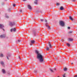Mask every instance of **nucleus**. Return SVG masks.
Segmentation results:
<instances>
[{"label":"nucleus","mask_w":77,"mask_h":77,"mask_svg":"<svg viewBox=\"0 0 77 77\" xmlns=\"http://www.w3.org/2000/svg\"><path fill=\"white\" fill-rule=\"evenodd\" d=\"M48 23L46 22V23H45V26L46 27H48L49 29H50V27L49 26H48Z\"/></svg>","instance_id":"obj_10"},{"label":"nucleus","mask_w":77,"mask_h":77,"mask_svg":"<svg viewBox=\"0 0 77 77\" xmlns=\"http://www.w3.org/2000/svg\"><path fill=\"white\" fill-rule=\"evenodd\" d=\"M6 35L5 34H3L0 35V38H5V37H6Z\"/></svg>","instance_id":"obj_6"},{"label":"nucleus","mask_w":77,"mask_h":77,"mask_svg":"<svg viewBox=\"0 0 77 77\" xmlns=\"http://www.w3.org/2000/svg\"><path fill=\"white\" fill-rule=\"evenodd\" d=\"M20 13H21L22 12V10H20Z\"/></svg>","instance_id":"obj_36"},{"label":"nucleus","mask_w":77,"mask_h":77,"mask_svg":"<svg viewBox=\"0 0 77 77\" xmlns=\"http://www.w3.org/2000/svg\"><path fill=\"white\" fill-rule=\"evenodd\" d=\"M50 71H51V72H54V71H53V70H52V69H50Z\"/></svg>","instance_id":"obj_23"},{"label":"nucleus","mask_w":77,"mask_h":77,"mask_svg":"<svg viewBox=\"0 0 77 77\" xmlns=\"http://www.w3.org/2000/svg\"><path fill=\"white\" fill-rule=\"evenodd\" d=\"M72 33V31H69L68 32V34L69 35V34L70 33Z\"/></svg>","instance_id":"obj_24"},{"label":"nucleus","mask_w":77,"mask_h":77,"mask_svg":"<svg viewBox=\"0 0 77 77\" xmlns=\"http://www.w3.org/2000/svg\"><path fill=\"white\" fill-rule=\"evenodd\" d=\"M30 45L32 46V45H32V44H30Z\"/></svg>","instance_id":"obj_44"},{"label":"nucleus","mask_w":77,"mask_h":77,"mask_svg":"<svg viewBox=\"0 0 77 77\" xmlns=\"http://www.w3.org/2000/svg\"><path fill=\"white\" fill-rule=\"evenodd\" d=\"M59 24L60 26H62V27H63V26H65V23H64V22L62 21H60Z\"/></svg>","instance_id":"obj_2"},{"label":"nucleus","mask_w":77,"mask_h":77,"mask_svg":"<svg viewBox=\"0 0 77 77\" xmlns=\"http://www.w3.org/2000/svg\"><path fill=\"white\" fill-rule=\"evenodd\" d=\"M16 5H15V4H14L13 5V6L14 7H15V6Z\"/></svg>","instance_id":"obj_30"},{"label":"nucleus","mask_w":77,"mask_h":77,"mask_svg":"<svg viewBox=\"0 0 77 77\" xmlns=\"http://www.w3.org/2000/svg\"><path fill=\"white\" fill-rule=\"evenodd\" d=\"M63 77H65V75H63Z\"/></svg>","instance_id":"obj_38"},{"label":"nucleus","mask_w":77,"mask_h":77,"mask_svg":"<svg viewBox=\"0 0 77 77\" xmlns=\"http://www.w3.org/2000/svg\"><path fill=\"white\" fill-rule=\"evenodd\" d=\"M64 71H67V68H64Z\"/></svg>","instance_id":"obj_22"},{"label":"nucleus","mask_w":77,"mask_h":77,"mask_svg":"<svg viewBox=\"0 0 77 77\" xmlns=\"http://www.w3.org/2000/svg\"><path fill=\"white\" fill-rule=\"evenodd\" d=\"M54 70H56V69H54Z\"/></svg>","instance_id":"obj_45"},{"label":"nucleus","mask_w":77,"mask_h":77,"mask_svg":"<svg viewBox=\"0 0 77 77\" xmlns=\"http://www.w3.org/2000/svg\"><path fill=\"white\" fill-rule=\"evenodd\" d=\"M34 73H35L36 74H37L38 73V71L36 70H35L34 71Z\"/></svg>","instance_id":"obj_19"},{"label":"nucleus","mask_w":77,"mask_h":77,"mask_svg":"<svg viewBox=\"0 0 77 77\" xmlns=\"http://www.w3.org/2000/svg\"><path fill=\"white\" fill-rule=\"evenodd\" d=\"M68 29H70V27L69 26L68 27Z\"/></svg>","instance_id":"obj_35"},{"label":"nucleus","mask_w":77,"mask_h":77,"mask_svg":"<svg viewBox=\"0 0 77 77\" xmlns=\"http://www.w3.org/2000/svg\"><path fill=\"white\" fill-rule=\"evenodd\" d=\"M3 28H4V25L2 24H0V28L5 31V29H4Z\"/></svg>","instance_id":"obj_8"},{"label":"nucleus","mask_w":77,"mask_h":77,"mask_svg":"<svg viewBox=\"0 0 77 77\" xmlns=\"http://www.w3.org/2000/svg\"><path fill=\"white\" fill-rule=\"evenodd\" d=\"M69 19L70 20L72 21H73V19H72V17H71V16L69 17Z\"/></svg>","instance_id":"obj_17"},{"label":"nucleus","mask_w":77,"mask_h":77,"mask_svg":"<svg viewBox=\"0 0 77 77\" xmlns=\"http://www.w3.org/2000/svg\"><path fill=\"white\" fill-rule=\"evenodd\" d=\"M60 10H61V11H62L63 10V9H64V8H63V6H61L60 7Z\"/></svg>","instance_id":"obj_16"},{"label":"nucleus","mask_w":77,"mask_h":77,"mask_svg":"<svg viewBox=\"0 0 77 77\" xmlns=\"http://www.w3.org/2000/svg\"><path fill=\"white\" fill-rule=\"evenodd\" d=\"M72 2H75V0H72Z\"/></svg>","instance_id":"obj_34"},{"label":"nucleus","mask_w":77,"mask_h":77,"mask_svg":"<svg viewBox=\"0 0 77 77\" xmlns=\"http://www.w3.org/2000/svg\"><path fill=\"white\" fill-rule=\"evenodd\" d=\"M67 45L68 47H70V44H69V43H67Z\"/></svg>","instance_id":"obj_25"},{"label":"nucleus","mask_w":77,"mask_h":77,"mask_svg":"<svg viewBox=\"0 0 77 77\" xmlns=\"http://www.w3.org/2000/svg\"><path fill=\"white\" fill-rule=\"evenodd\" d=\"M21 40H18V42H21Z\"/></svg>","instance_id":"obj_32"},{"label":"nucleus","mask_w":77,"mask_h":77,"mask_svg":"<svg viewBox=\"0 0 77 77\" xmlns=\"http://www.w3.org/2000/svg\"><path fill=\"white\" fill-rule=\"evenodd\" d=\"M4 56L3 55V54H1L0 55V57H3Z\"/></svg>","instance_id":"obj_21"},{"label":"nucleus","mask_w":77,"mask_h":77,"mask_svg":"<svg viewBox=\"0 0 77 77\" xmlns=\"http://www.w3.org/2000/svg\"><path fill=\"white\" fill-rule=\"evenodd\" d=\"M23 2H24V1H27V0H23Z\"/></svg>","instance_id":"obj_39"},{"label":"nucleus","mask_w":77,"mask_h":77,"mask_svg":"<svg viewBox=\"0 0 77 77\" xmlns=\"http://www.w3.org/2000/svg\"><path fill=\"white\" fill-rule=\"evenodd\" d=\"M6 1H7V0H5Z\"/></svg>","instance_id":"obj_49"},{"label":"nucleus","mask_w":77,"mask_h":77,"mask_svg":"<svg viewBox=\"0 0 77 77\" xmlns=\"http://www.w3.org/2000/svg\"><path fill=\"white\" fill-rule=\"evenodd\" d=\"M61 41H62V40H61Z\"/></svg>","instance_id":"obj_48"},{"label":"nucleus","mask_w":77,"mask_h":77,"mask_svg":"<svg viewBox=\"0 0 77 77\" xmlns=\"http://www.w3.org/2000/svg\"><path fill=\"white\" fill-rule=\"evenodd\" d=\"M28 8L30 10H31V9H32V7H31V6L30 5H28Z\"/></svg>","instance_id":"obj_11"},{"label":"nucleus","mask_w":77,"mask_h":77,"mask_svg":"<svg viewBox=\"0 0 77 77\" xmlns=\"http://www.w3.org/2000/svg\"><path fill=\"white\" fill-rule=\"evenodd\" d=\"M1 14V13L0 12V14Z\"/></svg>","instance_id":"obj_52"},{"label":"nucleus","mask_w":77,"mask_h":77,"mask_svg":"<svg viewBox=\"0 0 77 77\" xmlns=\"http://www.w3.org/2000/svg\"><path fill=\"white\" fill-rule=\"evenodd\" d=\"M2 72L3 74H6V71H5V69H2Z\"/></svg>","instance_id":"obj_12"},{"label":"nucleus","mask_w":77,"mask_h":77,"mask_svg":"<svg viewBox=\"0 0 77 77\" xmlns=\"http://www.w3.org/2000/svg\"><path fill=\"white\" fill-rule=\"evenodd\" d=\"M30 42H31V44H33L35 43V41L34 40H31L30 41Z\"/></svg>","instance_id":"obj_15"},{"label":"nucleus","mask_w":77,"mask_h":77,"mask_svg":"<svg viewBox=\"0 0 77 77\" xmlns=\"http://www.w3.org/2000/svg\"><path fill=\"white\" fill-rule=\"evenodd\" d=\"M11 53H8L7 54V56H6V57L8 60H9V58H11Z\"/></svg>","instance_id":"obj_4"},{"label":"nucleus","mask_w":77,"mask_h":77,"mask_svg":"<svg viewBox=\"0 0 77 77\" xmlns=\"http://www.w3.org/2000/svg\"><path fill=\"white\" fill-rule=\"evenodd\" d=\"M40 21H42V22H43V21H44V20L43 19H40Z\"/></svg>","instance_id":"obj_29"},{"label":"nucleus","mask_w":77,"mask_h":77,"mask_svg":"<svg viewBox=\"0 0 77 77\" xmlns=\"http://www.w3.org/2000/svg\"><path fill=\"white\" fill-rule=\"evenodd\" d=\"M46 50H49V48H48V47H47Z\"/></svg>","instance_id":"obj_31"},{"label":"nucleus","mask_w":77,"mask_h":77,"mask_svg":"<svg viewBox=\"0 0 77 77\" xmlns=\"http://www.w3.org/2000/svg\"><path fill=\"white\" fill-rule=\"evenodd\" d=\"M71 64H72H72H73V63H71Z\"/></svg>","instance_id":"obj_42"},{"label":"nucleus","mask_w":77,"mask_h":77,"mask_svg":"<svg viewBox=\"0 0 77 77\" xmlns=\"http://www.w3.org/2000/svg\"><path fill=\"white\" fill-rule=\"evenodd\" d=\"M32 33L33 36H36V35H38V34H37V33H36V31L35 30H33L32 31Z\"/></svg>","instance_id":"obj_5"},{"label":"nucleus","mask_w":77,"mask_h":77,"mask_svg":"<svg viewBox=\"0 0 77 77\" xmlns=\"http://www.w3.org/2000/svg\"><path fill=\"white\" fill-rule=\"evenodd\" d=\"M7 38H8V37H7Z\"/></svg>","instance_id":"obj_51"},{"label":"nucleus","mask_w":77,"mask_h":77,"mask_svg":"<svg viewBox=\"0 0 77 77\" xmlns=\"http://www.w3.org/2000/svg\"><path fill=\"white\" fill-rule=\"evenodd\" d=\"M19 59H20V60H21V59L20 58Z\"/></svg>","instance_id":"obj_46"},{"label":"nucleus","mask_w":77,"mask_h":77,"mask_svg":"<svg viewBox=\"0 0 77 77\" xmlns=\"http://www.w3.org/2000/svg\"><path fill=\"white\" fill-rule=\"evenodd\" d=\"M57 77H59V76H58Z\"/></svg>","instance_id":"obj_50"},{"label":"nucleus","mask_w":77,"mask_h":77,"mask_svg":"<svg viewBox=\"0 0 77 77\" xmlns=\"http://www.w3.org/2000/svg\"><path fill=\"white\" fill-rule=\"evenodd\" d=\"M5 18H9V17L8 16H5Z\"/></svg>","instance_id":"obj_27"},{"label":"nucleus","mask_w":77,"mask_h":77,"mask_svg":"<svg viewBox=\"0 0 77 77\" xmlns=\"http://www.w3.org/2000/svg\"><path fill=\"white\" fill-rule=\"evenodd\" d=\"M9 25L11 27H12L15 25V23L14 22H10Z\"/></svg>","instance_id":"obj_3"},{"label":"nucleus","mask_w":77,"mask_h":77,"mask_svg":"<svg viewBox=\"0 0 77 77\" xmlns=\"http://www.w3.org/2000/svg\"><path fill=\"white\" fill-rule=\"evenodd\" d=\"M59 5H60L59 3H57V6H59Z\"/></svg>","instance_id":"obj_28"},{"label":"nucleus","mask_w":77,"mask_h":77,"mask_svg":"<svg viewBox=\"0 0 77 77\" xmlns=\"http://www.w3.org/2000/svg\"><path fill=\"white\" fill-rule=\"evenodd\" d=\"M45 22L46 23H47V20H45Z\"/></svg>","instance_id":"obj_33"},{"label":"nucleus","mask_w":77,"mask_h":77,"mask_svg":"<svg viewBox=\"0 0 77 77\" xmlns=\"http://www.w3.org/2000/svg\"><path fill=\"white\" fill-rule=\"evenodd\" d=\"M0 64L2 66H5V63H4V62L3 61H1L0 63Z\"/></svg>","instance_id":"obj_9"},{"label":"nucleus","mask_w":77,"mask_h":77,"mask_svg":"<svg viewBox=\"0 0 77 77\" xmlns=\"http://www.w3.org/2000/svg\"><path fill=\"white\" fill-rule=\"evenodd\" d=\"M73 40H74V39H73V38H69L68 39V41L69 42L72 41Z\"/></svg>","instance_id":"obj_13"},{"label":"nucleus","mask_w":77,"mask_h":77,"mask_svg":"<svg viewBox=\"0 0 77 77\" xmlns=\"http://www.w3.org/2000/svg\"><path fill=\"white\" fill-rule=\"evenodd\" d=\"M54 59V60H56V61H58V60H57V58L55 57Z\"/></svg>","instance_id":"obj_20"},{"label":"nucleus","mask_w":77,"mask_h":77,"mask_svg":"<svg viewBox=\"0 0 77 77\" xmlns=\"http://www.w3.org/2000/svg\"><path fill=\"white\" fill-rule=\"evenodd\" d=\"M35 53H37V58L38 59L39 62L40 63H42L44 61V59H43V56L41 55L39 53V52L37 50H35Z\"/></svg>","instance_id":"obj_1"},{"label":"nucleus","mask_w":77,"mask_h":77,"mask_svg":"<svg viewBox=\"0 0 77 77\" xmlns=\"http://www.w3.org/2000/svg\"><path fill=\"white\" fill-rule=\"evenodd\" d=\"M34 3L36 5L38 4V2H37L36 1H35Z\"/></svg>","instance_id":"obj_26"},{"label":"nucleus","mask_w":77,"mask_h":77,"mask_svg":"<svg viewBox=\"0 0 77 77\" xmlns=\"http://www.w3.org/2000/svg\"><path fill=\"white\" fill-rule=\"evenodd\" d=\"M75 77H77V75H76L75 76Z\"/></svg>","instance_id":"obj_43"},{"label":"nucleus","mask_w":77,"mask_h":77,"mask_svg":"<svg viewBox=\"0 0 77 77\" xmlns=\"http://www.w3.org/2000/svg\"><path fill=\"white\" fill-rule=\"evenodd\" d=\"M4 3H2V5H4Z\"/></svg>","instance_id":"obj_40"},{"label":"nucleus","mask_w":77,"mask_h":77,"mask_svg":"<svg viewBox=\"0 0 77 77\" xmlns=\"http://www.w3.org/2000/svg\"><path fill=\"white\" fill-rule=\"evenodd\" d=\"M11 8H9L8 9V12H11Z\"/></svg>","instance_id":"obj_18"},{"label":"nucleus","mask_w":77,"mask_h":77,"mask_svg":"<svg viewBox=\"0 0 77 77\" xmlns=\"http://www.w3.org/2000/svg\"><path fill=\"white\" fill-rule=\"evenodd\" d=\"M38 0H35V2H38Z\"/></svg>","instance_id":"obj_37"},{"label":"nucleus","mask_w":77,"mask_h":77,"mask_svg":"<svg viewBox=\"0 0 77 77\" xmlns=\"http://www.w3.org/2000/svg\"><path fill=\"white\" fill-rule=\"evenodd\" d=\"M66 75V73H65L64 74V75Z\"/></svg>","instance_id":"obj_47"},{"label":"nucleus","mask_w":77,"mask_h":77,"mask_svg":"<svg viewBox=\"0 0 77 77\" xmlns=\"http://www.w3.org/2000/svg\"><path fill=\"white\" fill-rule=\"evenodd\" d=\"M48 44H49V48H51V47H52L51 45V44H50V42H49Z\"/></svg>","instance_id":"obj_14"},{"label":"nucleus","mask_w":77,"mask_h":77,"mask_svg":"<svg viewBox=\"0 0 77 77\" xmlns=\"http://www.w3.org/2000/svg\"><path fill=\"white\" fill-rule=\"evenodd\" d=\"M19 59H20V56H19Z\"/></svg>","instance_id":"obj_41"},{"label":"nucleus","mask_w":77,"mask_h":77,"mask_svg":"<svg viewBox=\"0 0 77 77\" xmlns=\"http://www.w3.org/2000/svg\"><path fill=\"white\" fill-rule=\"evenodd\" d=\"M12 31L14 32H16V28H12L11 30L10 31L11 32H12Z\"/></svg>","instance_id":"obj_7"}]
</instances>
